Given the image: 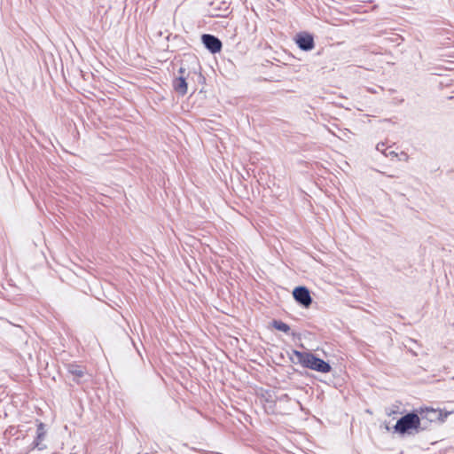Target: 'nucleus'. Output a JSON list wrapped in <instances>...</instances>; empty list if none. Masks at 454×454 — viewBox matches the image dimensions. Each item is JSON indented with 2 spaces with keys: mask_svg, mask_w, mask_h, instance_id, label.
I'll return each mask as SVG.
<instances>
[{
  "mask_svg": "<svg viewBox=\"0 0 454 454\" xmlns=\"http://www.w3.org/2000/svg\"><path fill=\"white\" fill-rule=\"evenodd\" d=\"M421 420L418 414L408 413L399 419L395 425V431L401 434L418 433L420 430Z\"/></svg>",
  "mask_w": 454,
  "mask_h": 454,
  "instance_id": "obj_1",
  "label": "nucleus"
},
{
  "mask_svg": "<svg viewBox=\"0 0 454 454\" xmlns=\"http://www.w3.org/2000/svg\"><path fill=\"white\" fill-rule=\"evenodd\" d=\"M294 41L298 47L302 51H309L312 49V36L305 32L297 34Z\"/></svg>",
  "mask_w": 454,
  "mask_h": 454,
  "instance_id": "obj_2",
  "label": "nucleus"
},
{
  "mask_svg": "<svg viewBox=\"0 0 454 454\" xmlns=\"http://www.w3.org/2000/svg\"><path fill=\"white\" fill-rule=\"evenodd\" d=\"M293 295L298 302L304 305L305 307H308L311 302L309 292L305 287H296L293 292Z\"/></svg>",
  "mask_w": 454,
  "mask_h": 454,
  "instance_id": "obj_3",
  "label": "nucleus"
},
{
  "mask_svg": "<svg viewBox=\"0 0 454 454\" xmlns=\"http://www.w3.org/2000/svg\"><path fill=\"white\" fill-rule=\"evenodd\" d=\"M202 42L205 46L213 53L221 51L222 43L219 39L211 35H203Z\"/></svg>",
  "mask_w": 454,
  "mask_h": 454,
  "instance_id": "obj_4",
  "label": "nucleus"
},
{
  "mask_svg": "<svg viewBox=\"0 0 454 454\" xmlns=\"http://www.w3.org/2000/svg\"><path fill=\"white\" fill-rule=\"evenodd\" d=\"M45 436H46L45 426L43 423L40 422L37 425L36 437L34 441V448H36L39 450H45L46 445L43 443Z\"/></svg>",
  "mask_w": 454,
  "mask_h": 454,
  "instance_id": "obj_5",
  "label": "nucleus"
},
{
  "mask_svg": "<svg viewBox=\"0 0 454 454\" xmlns=\"http://www.w3.org/2000/svg\"><path fill=\"white\" fill-rule=\"evenodd\" d=\"M292 359L301 363L307 368H312V356L308 353L294 351Z\"/></svg>",
  "mask_w": 454,
  "mask_h": 454,
  "instance_id": "obj_6",
  "label": "nucleus"
},
{
  "mask_svg": "<svg viewBox=\"0 0 454 454\" xmlns=\"http://www.w3.org/2000/svg\"><path fill=\"white\" fill-rule=\"evenodd\" d=\"M173 86L175 90L181 96H184L187 93V82L184 76H180L175 79L173 82Z\"/></svg>",
  "mask_w": 454,
  "mask_h": 454,
  "instance_id": "obj_7",
  "label": "nucleus"
},
{
  "mask_svg": "<svg viewBox=\"0 0 454 454\" xmlns=\"http://www.w3.org/2000/svg\"><path fill=\"white\" fill-rule=\"evenodd\" d=\"M331 365L325 362L323 359L317 358L314 356V371L326 373L331 371Z\"/></svg>",
  "mask_w": 454,
  "mask_h": 454,
  "instance_id": "obj_8",
  "label": "nucleus"
},
{
  "mask_svg": "<svg viewBox=\"0 0 454 454\" xmlns=\"http://www.w3.org/2000/svg\"><path fill=\"white\" fill-rule=\"evenodd\" d=\"M272 325L274 326V328H276L277 330L278 331H281V332H284V333H288L289 330H290V327L288 325H286V323L284 322H281V321H277V320H274L272 322Z\"/></svg>",
  "mask_w": 454,
  "mask_h": 454,
  "instance_id": "obj_9",
  "label": "nucleus"
},
{
  "mask_svg": "<svg viewBox=\"0 0 454 454\" xmlns=\"http://www.w3.org/2000/svg\"><path fill=\"white\" fill-rule=\"evenodd\" d=\"M427 411L434 413L436 415V418L441 421H444V419L450 414V412L443 411L442 410L427 409Z\"/></svg>",
  "mask_w": 454,
  "mask_h": 454,
  "instance_id": "obj_10",
  "label": "nucleus"
},
{
  "mask_svg": "<svg viewBox=\"0 0 454 454\" xmlns=\"http://www.w3.org/2000/svg\"><path fill=\"white\" fill-rule=\"evenodd\" d=\"M69 372L76 376L77 378H81L84 374L83 370L81 367L75 365H71L69 367Z\"/></svg>",
  "mask_w": 454,
  "mask_h": 454,
  "instance_id": "obj_11",
  "label": "nucleus"
}]
</instances>
